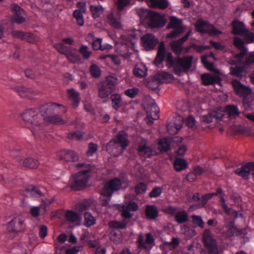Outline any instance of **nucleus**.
<instances>
[{
	"mask_svg": "<svg viewBox=\"0 0 254 254\" xmlns=\"http://www.w3.org/2000/svg\"><path fill=\"white\" fill-rule=\"evenodd\" d=\"M65 108L62 104L52 102L41 105L39 108L25 110L21 115L22 119L28 124V127L37 140H42L45 136L44 122L63 125L66 122L59 115L65 113Z\"/></svg>",
	"mask_w": 254,
	"mask_h": 254,
	"instance_id": "nucleus-1",
	"label": "nucleus"
},
{
	"mask_svg": "<svg viewBox=\"0 0 254 254\" xmlns=\"http://www.w3.org/2000/svg\"><path fill=\"white\" fill-rule=\"evenodd\" d=\"M191 31H188L183 37L177 40H173L170 43L172 50L177 56L173 58L171 52L166 54V49L164 42H161L159 46L154 64L159 66L166 60L167 65L170 68H173L174 73L178 75H181L183 72H187L191 66L193 57L192 56H185L180 57L184 48L183 45L189 39Z\"/></svg>",
	"mask_w": 254,
	"mask_h": 254,
	"instance_id": "nucleus-2",
	"label": "nucleus"
},
{
	"mask_svg": "<svg viewBox=\"0 0 254 254\" xmlns=\"http://www.w3.org/2000/svg\"><path fill=\"white\" fill-rule=\"evenodd\" d=\"M75 166L79 171L72 175L69 184L72 190H79L86 187L95 166L92 163L86 162L77 163Z\"/></svg>",
	"mask_w": 254,
	"mask_h": 254,
	"instance_id": "nucleus-3",
	"label": "nucleus"
},
{
	"mask_svg": "<svg viewBox=\"0 0 254 254\" xmlns=\"http://www.w3.org/2000/svg\"><path fill=\"white\" fill-rule=\"evenodd\" d=\"M123 42L118 47V53L124 58H128L131 54L130 50L137 41L135 34H127L122 36Z\"/></svg>",
	"mask_w": 254,
	"mask_h": 254,
	"instance_id": "nucleus-4",
	"label": "nucleus"
},
{
	"mask_svg": "<svg viewBox=\"0 0 254 254\" xmlns=\"http://www.w3.org/2000/svg\"><path fill=\"white\" fill-rule=\"evenodd\" d=\"M116 80L112 77H108L106 80L98 85V95L101 98H105L113 92L116 88Z\"/></svg>",
	"mask_w": 254,
	"mask_h": 254,
	"instance_id": "nucleus-5",
	"label": "nucleus"
},
{
	"mask_svg": "<svg viewBox=\"0 0 254 254\" xmlns=\"http://www.w3.org/2000/svg\"><path fill=\"white\" fill-rule=\"evenodd\" d=\"M195 28L196 31L201 34H208L210 35L216 36L222 33V32L216 28L214 25L201 19L197 20L195 25Z\"/></svg>",
	"mask_w": 254,
	"mask_h": 254,
	"instance_id": "nucleus-6",
	"label": "nucleus"
},
{
	"mask_svg": "<svg viewBox=\"0 0 254 254\" xmlns=\"http://www.w3.org/2000/svg\"><path fill=\"white\" fill-rule=\"evenodd\" d=\"M203 243L209 254H217V242L209 229H205L203 233Z\"/></svg>",
	"mask_w": 254,
	"mask_h": 254,
	"instance_id": "nucleus-7",
	"label": "nucleus"
},
{
	"mask_svg": "<svg viewBox=\"0 0 254 254\" xmlns=\"http://www.w3.org/2000/svg\"><path fill=\"white\" fill-rule=\"evenodd\" d=\"M122 186V182L119 178L111 179L105 184L101 194L104 196H112L114 192L121 189Z\"/></svg>",
	"mask_w": 254,
	"mask_h": 254,
	"instance_id": "nucleus-8",
	"label": "nucleus"
},
{
	"mask_svg": "<svg viewBox=\"0 0 254 254\" xmlns=\"http://www.w3.org/2000/svg\"><path fill=\"white\" fill-rule=\"evenodd\" d=\"M10 153V155L13 158L16 159L20 164H22L25 167L35 169L38 166V161L33 158L28 157L23 160L21 157L19 156L20 153L18 149L12 150Z\"/></svg>",
	"mask_w": 254,
	"mask_h": 254,
	"instance_id": "nucleus-9",
	"label": "nucleus"
},
{
	"mask_svg": "<svg viewBox=\"0 0 254 254\" xmlns=\"http://www.w3.org/2000/svg\"><path fill=\"white\" fill-rule=\"evenodd\" d=\"M24 221L21 217L17 216L13 218L7 225V230L9 232L17 234L25 229Z\"/></svg>",
	"mask_w": 254,
	"mask_h": 254,
	"instance_id": "nucleus-10",
	"label": "nucleus"
},
{
	"mask_svg": "<svg viewBox=\"0 0 254 254\" xmlns=\"http://www.w3.org/2000/svg\"><path fill=\"white\" fill-rule=\"evenodd\" d=\"M10 9L12 12L11 17L12 22L19 24L25 22L24 11L17 4L12 3L10 5Z\"/></svg>",
	"mask_w": 254,
	"mask_h": 254,
	"instance_id": "nucleus-11",
	"label": "nucleus"
},
{
	"mask_svg": "<svg viewBox=\"0 0 254 254\" xmlns=\"http://www.w3.org/2000/svg\"><path fill=\"white\" fill-rule=\"evenodd\" d=\"M142 46L147 51L153 50L159 41L155 36L151 33H147L143 35L141 38Z\"/></svg>",
	"mask_w": 254,
	"mask_h": 254,
	"instance_id": "nucleus-12",
	"label": "nucleus"
},
{
	"mask_svg": "<svg viewBox=\"0 0 254 254\" xmlns=\"http://www.w3.org/2000/svg\"><path fill=\"white\" fill-rule=\"evenodd\" d=\"M231 84L236 94L240 97L245 98L251 93V88L245 86L237 79H233L231 81Z\"/></svg>",
	"mask_w": 254,
	"mask_h": 254,
	"instance_id": "nucleus-13",
	"label": "nucleus"
},
{
	"mask_svg": "<svg viewBox=\"0 0 254 254\" xmlns=\"http://www.w3.org/2000/svg\"><path fill=\"white\" fill-rule=\"evenodd\" d=\"M146 23L151 28H160L164 26L166 21L159 13L152 11Z\"/></svg>",
	"mask_w": 254,
	"mask_h": 254,
	"instance_id": "nucleus-14",
	"label": "nucleus"
},
{
	"mask_svg": "<svg viewBox=\"0 0 254 254\" xmlns=\"http://www.w3.org/2000/svg\"><path fill=\"white\" fill-rule=\"evenodd\" d=\"M58 156L61 160L66 162H76L78 160L77 153L72 150H62L58 153Z\"/></svg>",
	"mask_w": 254,
	"mask_h": 254,
	"instance_id": "nucleus-15",
	"label": "nucleus"
},
{
	"mask_svg": "<svg viewBox=\"0 0 254 254\" xmlns=\"http://www.w3.org/2000/svg\"><path fill=\"white\" fill-rule=\"evenodd\" d=\"M201 79L204 85L220 84L221 79L218 75H214L209 73H204L201 75Z\"/></svg>",
	"mask_w": 254,
	"mask_h": 254,
	"instance_id": "nucleus-16",
	"label": "nucleus"
},
{
	"mask_svg": "<svg viewBox=\"0 0 254 254\" xmlns=\"http://www.w3.org/2000/svg\"><path fill=\"white\" fill-rule=\"evenodd\" d=\"M223 114L220 112L212 111L207 115L202 117L201 120L203 122L208 124L214 122H217L222 119Z\"/></svg>",
	"mask_w": 254,
	"mask_h": 254,
	"instance_id": "nucleus-17",
	"label": "nucleus"
},
{
	"mask_svg": "<svg viewBox=\"0 0 254 254\" xmlns=\"http://www.w3.org/2000/svg\"><path fill=\"white\" fill-rule=\"evenodd\" d=\"M150 108L151 112L149 115L148 113V111H146L147 116L145 118V121L146 123L149 126H151L153 124V120H155L158 119V113L159 111L158 107L155 103L152 104Z\"/></svg>",
	"mask_w": 254,
	"mask_h": 254,
	"instance_id": "nucleus-18",
	"label": "nucleus"
},
{
	"mask_svg": "<svg viewBox=\"0 0 254 254\" xmlns=\"http://www.w3.org/2000/svg\"><path fill=\"white\" fill-rule=\"evenodd\" d=\"M137 151L139 155L144 158H151L155 154V151L152 147L145 144H140L137 147Z\"/></svg>",
	"mask_w": 254,
	"mask_h": 254,
	"instance_id": "nucleus-19",
	"label": "nucleus"
},
{
	"mask_svg": "<svg viewBox=\"0 0 254 254\" xmlns=\"http://www.w3.org/2000/svg\"><path fill=\"white\" fill-rule=\"evenodd\" d=\"M247 233L245 229H238L234 226L233 222H230L228 225V229L226 231V235L228 237H232L234 235L242 237Z\"/></svg>",
	"mask_w": 254,
	"mask_h": 254,
	"instance_id": "nucleus-20",
	"label": "nucleus"
},
{
	"mask_svg": "<svg viewBox=\"0 0 254 254\" xmlns=\"http://www.w3.org/2000/svg\"><path fill=\"white\" fill-rule=\"evenodd\" d=\"M67 92L72 107L76 108L78 106L80 101L79 93L72 88L68 89Z\"/></svg>",
	"mask_w": 254,
	"mask_h": 254,
	"instance_id": "nucleus-21",
	"label": "nucleus"
},
{
	"mask_svg": "<svg viewBox=\"0 0 254 254\" xmlns=\"http://www.w3.org/2000/svg\"><path fill=\"white\" fill-rule=\"evenodd\" d=\"M115 140L118 145H120L122 148L123 151L127 147L129 144L126 134L123 131H120L118 132L115 137Z\"/></svg>",
	"mask_w": 254,
	"mask_h": 254,
	"instance_id": "nucleus-22",
	"label": "nucleus"
},
{
	"mask_svg": "<svg viewBox=\"0 0 254 254\" xmlns=\"http://www.w3.org/2000/svg\"><path fill=\"white\" fill-rule=\"evenodd\" d=\"M232 34L241 36L247 33L246 29L245 28L244 24L243 22L238 20H235L232 22Z\"/></svg>",
	"mask_w": 254,
	"mask_h": 254,
	"instance_id": "nucleus-23",
	"label": "nucleus"
},
{
	"mask_svg": "<svg viewBox=\"0 0 254 254\" xmlns=\"http://www.w3.org/2000/svg\"><path fill=\"white\" fill-rule=\"evenodd\" d=\"M120 16L119 13L115 15L114 13H111L107 15V21L114 28L120 29L121 27Z\"/></svg>",
	"mask_w": 254,
	"mask_h": 254,
	"instance_id": "nucleus-24",
	"label": "nucleus"
},
{
	"mask_svg": "<svg viewBox=\"0 0 254 254\" xmlns=\"http://www.w3.org/2000/svg\"><path fill=\"white\" fill-rule=\"evenodd\" d=\"M225 112L230 119H234L239 116L241 112L237 106L234 105H228L225 108Z\"/></svg>",
	"mask_w": 254,
	"mask_h": 254,
	"instance_id": "nucleus-25",
	"label": "nucleus"
},
{
	"mask_svg": "<svg viewBox=\"0 0 254 254\" xmlns=\"http://www.w3.org/2000/svg\"><path fill=\"white\" fill-rule=\"evenodd\" d=\"M142 1H145L149 6L153 8L165 9L168 6L167 0H142Z\"/></svg>",
	"mask_w": 254,
	"mask_h": 254,
	"instance_id": "nucleus-26",
	"label": "nucleus"
},
{
	"mask_svg": "<svg viewBox=\"0 0 254 254\" xmlns=\"http://www.w3.org/2000/svg\"><path fill=\"white\" fill-rule=\"evenodd\" d=\"M145 242H144L143 239L141 236H140L137 240L138 247L139 249H146V244L152 245L154 243V239L150 233H147L145 235Z\"/></svg>",
	"mask_w": 254,
	"mask_h": 254,
	"instance_id": "nucleus-27",
	"label": "nucleus"
},
{
	"mask_svg": "<svg viewBox=\"0 0 254 254\" xmlns=\"http://www.w3.org/2000/svg\"><path fill=\"white\" fill-rule=\"evenodd\" d=\"M145 213L147 218L153 220L158 216L159 211L155 205H147L145 207Z\"/></svg>",
	"mask_w": 254,
	"mask_h": 254,
	"instance_id": "nucleus-28",
	"label": "nucleus"
},
{
	"mask_svg": "<svg viewBox=\"0 0 254 254\" xmlns=\"http://www.w3.org/2000/svg\"><path fill=\"white\" fill-rule=\"evenodd\" d=\"M251 171H252V168L249 163H248L246 165H243L241 168L236 170L234 172L240 177L248 178Z\"/></svg>",
	"mask_w": 254,
	"mask_h": 254,
	"instance_id": "nucleus-29",
	"label": "nucleus"
},
{
	"mask_svg": "<svg viewBox=\"0 0 254 254\" xmlns=\"http://www.w3.org/2000/svg\"><path fill=\"white\" fill-rule=\"evenodd\" d=\"M147 69L146 66L142 64H137L133 69L134 75L138 77H143L147 75Z\"/></svg>",
	"mask_w": 254,
	"mask_h": 254,
	"instance_id": "nucleus-30",
	"label": "nucleus"
},
{
	"mask_svg": "<svg viewBox=\"0 0 254 254\" xmlns=\"http://www.w3.org/2000/svg\"><path fill=\"white\" fill-rule=\"evenodd\" d=\"M15 90L22 98H30L33 94V91L31 89L23 86H16L15 88Z\"/></svg>",
	"mask_w": 254,
	"mask_h": 254,
	"instance_id": "nucleus-31",
	"label": "nucleus"
},
{
	"mask_svg": "<svg viewBox=\"0 0 254 254\" xmlns=\"http://www.w3.org/2000/svg\"><path fill=\"white\" fill-rule=\"evenodd\" d=\"M155 78L161 83H167L173 79V76L167 72L161 71L157 73Z\"/></svg>",
	"mask_w": 254,
	"mask_h": 254,
	"instance_id": "nucleus-32",
	"label": "nucleus"
},
{
	"mask_svg": "<svg viewBox=\"0 0 254 254\" xmlns=\"http://www.w3.org/2000/svg\"><path fill=\"white\" fill-rule=\"evenodd\" d=\"M158 148L161 152H166L171 149L170 140L167 138H163L159 140Z\"/></svg>",
	"mask_w": 254,
	"mask_h": 254,
	"instance_id": "nucleus-33",
	"label": "nucleus"
},
{
	"mask_svg": "<svg viewBox=\"0 0 254 254\" xmlns=\"http://www.w3.org/2000/svg\"><path fill=\"white\" fill-rule=\"evenodd\" d=\"M174 168L178 172H181L188 167L187 162L182 158H177L173 162Z\"/></svg>",
	"mask_w": 254,
	"mask_h": 254,
	"instance_id": "nucleus-34",
	"label": "nucleus"
},
{
	"mask_svg": "<svg viewBox=\"0 0 254 254\" xmlns=\"http://www.w3.org/2000/svg\"><path fill=\"white\" fill-rule=\"evenodd\" d=\"M230 73L232 75L242 78L246 74V70L244 66L236 65L235 67L230 68Z\"/></svg>",
	"mask_w": 254,
	"mask_h": 254,
	"instance_id": "nucleus-35",
	"label": "nucleus"
},
{
	"mask_svg": "<svg viewBox=\"0 0 254 254\" xmlns=\"http://www.w3.org/2000/svg\"><path fill=\"white\" fill-rule=\"evenodd\" d=\"M175 220L178 224L186 223L189 220L188 213L184 210L179 211L175 215Z\"/></svg>",
	"mask_w": 254,
	"mask_h": 254,
	"instance_id": "nucleus-36",
	"label": "nucleus"
},
{
	"mask_svg": "<svg viewBox=\"0 0 254 254\" xmlns=\"http://www.w3.org/2000/svg\"><path fill=\"white\" fill-rule=\"evenodd\" d=\"M152 11L145 8H139L137 10V14L142 21H147Z\"/></svg>",
	"mask_w": 254,
	"mask_h": 254,
	"instance_id": "nucleus-37",
	"label": "nucleus"
},
{
	"mask_svg": "<svg viewBox=\"0 0 254 254\" xmlns=\"http://www.w3.org/2000/svg\"><path fill=\"white\" fill-rule=\"evenodd\" d=\"M65 216L67 221L71 222H78L81 219L78 214L72 210L66 211Z\"/></svg>",
	"mask_w": 254,
	"mask_h": 254,
	"instance_id": "nucleus-38",
	"label": "nucleus"
},
{
	"mask_svg": "<svg viewBox=\"0 0 254 254\" xmlns=\"http://www.w3.org/2000/svg\"><path fill=\"white\" fill-rule=\"evenodd\" d=\"M111 99L112 101V107L117 110L122 106V98L120 95L114 94L111 95Z\"/></svg>",
	"mask_w": 254,
	"mask_h": 254,
	"instance_id": "nucleus-39",
	"label": "nucleus"
},
{
	"mask_svg": "<svg viewBox=\"0 0 254 254\" xmlns=\"http://www.w3.org/2000/svg\"><path fill=\"white\" fill-rule=\"evenodd\" d=\"M234 44L238 49L242 51L241 53L240 54L241 56L246 54L247 49L244 46V41L240 38L238 37H235L234 39Z\"/></svg>",
	"mask_w": 254,
	"mask_h": 254,
	"instance_id": "nucleus-40",
	"label": "nucleus"
},
{
	"mask_svg": "<svg viewBox=\"0 0 254 254\" xmlns=\"http://www.w3.org/2000/svg\"><path fill=\"white\" fill-rule=\"evenodd\" d=\"M84 225L89 227L94 225L96 223V219L90 212H86L84 213Z\"/></svg>",
	"mask_w": 254,
	"mask_h": 254,
	"instance_id": "nucleus-41",
	"label": "nucleus"
},
{
	"mask_svg": "<svg viewBox=\"0 0 254 254\" xmlns=\"http://www.w3.org/2000/svg\"><path fill=\"white\" fill-rule=\"evenodd\" d=\"M90 9L92 13L94 18H98L103 12V8L101 5H91Z\"/></svg>",
	"mask_w": 254,
	"mask_h": 254,
	"instance_id": "nucleus-42",
	"label": "nucleus"
},
{
	"mask_svg": "<svg viewBox=\"0 0 254 254\" xmlns=\"http://www.w3.org/2000/svg\"><path fill=\"white\" fill-rule=\"evenodd\" d=\"M182 122L178 124L174 123L173 125H168L167 129L168 133L170 134H176L182 128Z\"/></svg>",
	"mask_w": 254,
	"mask_h": 254,
	"instance_id": "nucleus-43",
	"label": "nucleus"
},
{
	"mask_svg": "<svg viewBox=\"0 0 254 254\" xmlns=\"http://www.w3.org/2000/svg\"><path fill=\"white\" fill-rule=\"evenodd\" d=\"M88 244L90 247L96 249L94 254H105L106 252L105 249L101 248L98 242L90 241Z\"/></svg>",
	"mask_w": 254,
	"mask_h": 254,
	"instance_id": "nucleus-44",
	"label": "nucleus"
},
{
	"mask_svg": "<svg viewBox=\"0 0 254 254\" xmlns=\"http://www.w3.org/2000/svg\"><path fill=\"white\" fill-rule=\"evenodd\" d=\"M170 28L173 29L179 28V27H183L182 25V21L178 18L172 16L170 18V21L168 24Z\"/></svg>",
	"mask_w": 254,
	"mask_h": 254,
	"instance_id": "nucleus-45",
	"label": "nucleus"
},
{
	"mask_svg": "<svg viewBox=\"0 0 254 254\" xmlns=\"http://www.w3.org/2000/svg\"><path fill=\"white\" fill-rule=\"evenodd\" d=\"M54 47L59 53L65 55L70 51V49L69 47L64 46L63 43L55 44Z\"/></svg>",
	"mask_w": 254,
	"mask_h": 254,
	"instance_id": "nucleus-46",
	"label": "nucleus"
},
{
	"mask_svg": "<svg viewBox=\"0 0 254 254\" xmlns=\"http://www.w3.org/2000/svg\"><path fill=\"white\" fill-rule=\"evenodd\" d=\"M73 16L76 19L77 24L79 26H83L84 21L81 10L77 9L73 12Z\"/></svg>",
	"mask_w": 254,
	"mask_h": 254,
	"instance_id": "nucleus-47",
	"label": "nucleus"
},
{
	"mask_svg": "<svg viewBox=\"0 0 254 254\" xmlns=\"http://www.w3.org/2000/svg\"><path fill=\"white\" fill-rule=\"evenodd\" d=\"M147 190V186L143 182H140L137 184L134 187V191L136 194L138 195L141 193H143L146 192Z\"/></svg>",
	"mask_w": 254,
	"mask_h": 254,
	"instance_id": "nucleus-48",
	"label": "nucleus"
},
{
	"mask_svg": "<svg viewBox=\"0 0 254 254\" xmlns=\"http://www.w3.org/2000/svg\"><path fill=\"white\" fill-rule=\"evenodd\" d=\"M23 37V41L31 43L36 42L38 39L35 34L30 32H24V36Z\"/></svg>",
	"mask_w": 254,
	"mask_h": 254,
	"instance_id": "nucleus-49",
	"label": "nucleus"
},
{
	"mask_svg": "<svg viewBox=\"0 0 254 254\" xmlns=\"http://www.w3.org/2000/svg\"><path fill=\"white\" fill-rule=\"evenodd\" d=\"M180 244L179 241L177 238L173 237L171 242H165L164 246L169 248L170 250L176 249Z\"/></svg>",
	"mask_w": 254,
	"mask_h": 254,
	"instance_id": "nucleus-50",
	"label": "nucleus"
},
{
	"mask_svg": "<svg viewBox=\"0 0 254 254\" xmlns=\"http://www.w3.org/2000/svg\"><path fill=\"white\" fill-rule=\"evenodd\" d=\"M98 146L97 144L91 142L89 143L88 146V150L86 154L87 156H92L98 150Z\"/></svg>",
	"mask_w": 254,
	"mask_h": 254,
	"instance_id": "nucleus-51",
	"label": "nucleus"
},
{
	"mask_svg": "<svg viewBox=\"0 0 254 254\" xmlns=\"http://www.w3.org/2000/svg\"><path fill=\"white\" fill-rule=\"evenodd\" d=\"M90 72L93 77L97 78L100 76L101 71L98 65L93 64L90 67Z\"/></svg>",
	"mask_w": 254,
	"mask_h": 254,
	"instance_id": "nucleus-52",
	"label": "nucleus"
},
{
	"mask_svg": "<svg viewBox=\"0 0 254 254\" xmlns=\"http://www.w3.org/2000/svg\"><path fill=\"white\" fill-rule=\"evenodd\" d=\"M163 192V188L160 187H155L149 193L150 198H156L160 196Z\"/></svg>",
	"mask_w": 254,
	"mask_h": 254,
	"instance_id": "nucleus-53",
	"label": "nucleus"
},
{
	"mask_svg": "<svg viewBox=\"0 0 254 254\" xmlns=\"http://www.w3.org/2000/svg\"><path fill=\"white\" fill-rule=\"evenodd\" d=\"M83 132L78 130L69 133L68 137L71 139L79 140L83 137Z\"/></svg>",
	"mask_w": 254,
	"mask_h": 254,
	"instance_id": "nucleus-54",
	"label": "nucleus"
},
{
	"mask_svg": "<svg viewBox=\"0 0 254 254\" xmlns=\"http://www.w3.org/2000/svg\"><path fill=\"white\" fill-rule=\"evenodd\" d=\"M184 27H179V28L174 29V30L172 31L168 34V37L171 38H175L179 36L184 32Z\"/></svg>",
	"mask_w": 254,
	"mask_h": 254,
	"instance_id": "nucleus-55",
	"label": "nucleus"
},
{
	"mask_svg": "<svg viewBox=\"0 0 254 254\" xmlns=\"http://www.w3.org/2000/svg\"><path fill=\"white\" fill-rule=\"evenodd\" d=\"M119 147V145L115 140H110L106 145V150L109 153H113V149H116Z\"/></svg>",
	"mask_w": 254,
	"mask_h": 254,
	"instance_id": "nucleus-56",
	"label": "nucleus"
},
{
	"mask_svg": "<svg viewBox=\"0 0 254 254\" xmlns=\"http://www.w3.org/2000/svg\"><path fill=\"white\" fill-rule=\"evenodd\" d=\"M121 235V234L120 231L113 230L110 232L109 237L112 241L116 242L120 239Z\"/></svg>",
	"mask_w": 254,
	"mask_h": 254,
	"instance_id": "nucleus-57",
	"label": "nucleus"
},
{
	"mask_svg": "<svg viewBox=\"0 0 254 254\" xmlns=\"http://www.w3.org/2000/svg\"><path fill=\"white\" fill-rule=\"evenodd\" d=\"M192 222L194 225H197L201 228L204 227V222L201 217L199 216L193 215L192 216Z\"/></svg>",
	"mask_w": 254,
	"mask_h": 254,
	"instance_id": "nucleus-58",
	"label": "nucleus"
},
{
	"mask_svg": "<svg viewBox=\"0 0 254 254\" xmlns=\"http://www.w3.org/2000/svg\"><path fill=\"white\" fill-rule=\"evenodd\" d=\"M109 58L115 64L118 65L121 64V60L119 56L115 55H106L103 56L102 59H106Z\"/></svg>",
	"mask_w": 254,
	"mask_h": 254,
	"instance_id": "nucleus-59",
	"label": "nucleus"
},
{
	"mask_svg": "<svg viewBox=\"0 0 254 254\" xmlns=\"http://www.w3.org/2000/svg\"><path fill=\"white\" fill-rule=\"evenodd\" d=\"M79 52L85 59H88L91 54V52L88 50V47L85 45H82L79 49Z\"/></svg>",
	"mask_w": 254,
	"mask_h": 254,
	"instance_id": "nucleus-60",
	"label": "nucleus"
},
{
	"mask_svg": "<svg viewBox=\"0 0 254 254\" xmlns=\"http://www.w3.org/2000/svg\"><path fill=\"white\" fill-rule=\"evenodd\" d=\"M138 89L136 88H132L126 90L125 94L130 98H133L137 94Z\"/></svg>",
	"mask_w": 254,
	"mask_h": 254,
	"instance_id": "nucleus-61",
	"label": "nucleus"
},
{
	"mask_svg": "<svg viewBox=\"0 0 254 254\" xmlns=\"http://www.w3.org/2000/svg\"><path fill=\"white\" fill-rule=\"evenodd\" d=\"M109 226L110 228H115V229H124L126 225L125 224L122 222L114 221H111L109 223Z\"/></svg>",
	"mask_w": 254,
	"mask_h": 254,
	"instance_id": "nucleus-62",
	"label": "nucleus"
},
{
	"mask_svg": "<svg viewBox=\"0 0 254 254\" xmlns=\"http://www.w3.org/2000/svg\"><path fill=\"white\" fill-rule=\"evenodd\" d=\"M212 197V194H211L210 193L202 195L200 198L201 202L199 203V205H200V207H204L207 204L208 200L211 199Z\"/></svg>",
	"mask_w": 254,
	"mask_h": 254,
	"instance_id": "nucleus-63",
	"label": "nucleus"
},
{
	"mask_svg": "<svg viewBox=\"0 0 254 254\" xmlns=\"http://www.w3.org/2000/svg\"><path fill=\"white\" fill-rule=\"evenodd\" d=\"M28 190H30L31 194L36 197H41L43 195V193L37 187L33 186Z\"/></svg>",
	"mask_w": 254,
	"mask_h": 254,
	"instance_id": "nucleus-64",
	"label": "nucleus"
}]
</instances>
